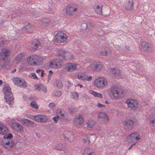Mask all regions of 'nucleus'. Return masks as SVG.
<instances>
[{"label": "nucleus", "mask_w": 155, "mask_h": 155, "mask_svg": "<svg viewBox=\"0 0 155 155\" xmlns=\"http://www.w3.org/2000/svg\"><path fill=\"white\" fill-rule=\"evenodd\" d=\"M67 35L62 31L58 32L55 36V40L58 43L65 42L67 40Z\"/></svg>", "instance_id": "obj_6"}, {"label": "nucleus", "mask_w": 155, "mask_h": 155, "mask_svg": "<svg viewBox=\"0 0 155 155\" xmlns=\"http://www.w3.org/2000/svg\"><path fill=\"white\" fill-rule=\"evenodd\" d=\"M137 142H134V143L131 145V146L128 148V149H130L133 147V146L135 145Z\"/></svg>", "instance_id": "obj_61"}, {"label": "nucleus", "mask_w": 155, "mask_h": 155, "mask_svg": "<svg viewBox=\"0 0 155 155\" xmlns=\"http://www.w3.org/2000/svg\"><path fill=\"white\" fill-rule=\"evenodd\" d=\"M128 107L132 110H135L138 107V101L134 99H128L125 102Z\"/></svg>", "instance_id": "obj_9"}, {"label": "nucleus", "mask_w": 155, "mask_h": 155, "mask_svg": "<svg viewBox=\"0 0 155 155\" xmlns=\"http://www.w3.org/2000/svg\"><path fill=\"white\" fill-rule=\"evenodd\" d=\"M89 94H92L94 96L101 98L102 97V94L99 93L97 92L92 90H89L88 91Z\"/></svg>", "instance_id": "obj_23"}, {"label": "nucleus", "mask_w": 155, "mask_h": 155, "mask_svg": "<svg viewBox=\"0 0 155 155\" xmlns=\"http://www.w3.org/2000/svg\"><path fill=\"white\" fill-rule=\"evenodd\" d=\"M49 74L48 75V80H49L51 78V75L53 74V72L51 70L49 71Z\"/></svg>", "instance_id": "obj_56"}, {"label": "nucleus", "mask_w": 155, "mask_h": 155, "mask_svg": "<svg viewBox=\"0 0 155 155\" xmlns=\"http://www.w3.org/2000/svg\"><path fill=\"white\" fill-rule=\"evenodd\" d=\"M43 62V58L36 55H31L26 59V62L29 65L38 66L41 64Z\"/></svg>", "instance_id": "obj_2"}, {"label": "nucleus", "mask_w": 155, "mask_h": 155, "mask_svg": "<svg viewBox=\"0 0 155 155\" xmlns=\"http://www.w3.org/2000/svg\"><path fill=\"white\" fill-rule=\"evenodd\" d=\"M42 69H38L36 70V72L37 73H39L41 72V71L42 70Z\"/></svg>", "instance_id": "obj_63"}, {"label": "nucleus", "mask_w": 155, "mask_h": 155, "mask_svg": "<svg viewBox=\"0 0 155 155\" xmlns=\"http://www.w3.org/2000/svg\"><path fill=\"white\" fill-rule=\"evenodd\" d=\"M83 155H95V154L93 149L87 147L84 150Z\"/></svg>", "instance_id": "obj_20"}, {"label": "nucleus", "mask_w": 155, "mask_h": 155, "mask_svg": "<svg viewBox=\"0 0 155 155\" xmlns=\"http://www.w3.org/2000/svg\"><path fill=\"white\" fill-rule=\"evenodd\" d=\"M62 112V111L60 110H57L56 111V116H58L59 117H60V114Z\"/></svg>", "instance_id": "obj_53"}, {"label": "nucleus", "mask_w": 155, "mask_h": 155, "mask_svg": "<svg viewBox=\"0 0 155 155\" xmlns=\"http://www.w3.org/2000/svg\"><path fill=\"white\" fill-rule=\"evenodd\" d=\"M10 53V50L8 48L2 49L0 52V63L7 60Z\"/></svg>", "instance_id": "obj_7"}, {"label": "nucleus", "mask_w": 155, "mask_h": 155, "mask_svg": "<svg viewBox=\"0 0 155 155\" xmlns=\"http://www.w3.org/2000/svg\"><path fill=\"white\" fill-rule=\"evenodd\" d=\"M40 45V43L38 41H34L31 44V47L33 49H35L37 48Z\"/></svg>", "instance_id": "obj_31"}, {"label": "nucleus", "mask_w": 155, "mask_h": 155, "mask_svg": "<svg viewBox=\"0 0 155 155\" xmlns=\"http://www.w3.org/2000/svg\"><path fill=\"white\" fill-rule=\"evenodd\" d=\"M42 84H36L35 86V89L38 91L41 90V87L42 86Z\"/></svg>", "instance_id": "obj_47"}, {"label": "nucleus", "mask_w": 155, "mask_h": 155, "mask_svg": "<svg viewBox=\"0 0 155 155\" xmlns=\"http://www.w3.org/2000/svg\"><path fill=\"white\" fill-rule=\"evenodd\" d=\"M84 121V119L82 116L80 114L77 116L73 120V124L76 127L78 128L82 126Z\"/></svg>", "instance_id": "obj_10"}, {"label": "nucleus", "mask_w": 155, "mask_h": 155, "mask_svg": "<svg viewBox=\"0 0 155 155\" xmlns=\"http://www.w3.org/2000/svg\"><path fill=\"white\" fill-rule=\"evenodd\" d=\"M54 54L58 56H61V60L60 59H54L50 62L49 66L53 68H60L62 65L61 60L65 59L66 56H65V52L62 49H56L54 52Z\"/></svg>", "instance_id": "obj_1"}, {"label": "nucleus", "mask_w": 155, "mask_h": 155, "mask_svg": "<svg viewBox=\"0 0 155 155\" xmlns=\"http://www.w3.org/2000/svg\"><path fill=\"white\" fill-rule=\"evenodd\" d=\"M110 89L112 96L116 99L119 98L124 94L123 89L117 85L111 86Z\"/></svg>", "instance_id": "obj_3"}, {"label": "nucleus", "mask_w": 155, "mask_h": 155, "mask_svg": "<svg viewBox=\"0 0 155 155\" xmlns=\"http://www.w3.org/2000/svg\"><path fill=\"white\" fill-rule=\"evenodd\" d=\"M129 3L130 7L126 6V8L127 10H131L133 9V4L131 2H129Z\"/></svg>", "instance_id": "obj_44"}, {"label": "nucleus", "mask_w": 155, "mask_h": 155, "mask_svg": "<svg viewBox=\"0 0 155 155\" xmlns=\"http://www.w3.org/2000/svg\"><path fill=\"white\" fill-rule=\"evenodd\" d=\"M6 102L9 104L13 103L14 98L10 88L8 86H5L3 89Z\"/></svg>", "instance_id": "obj_4"}, {"label": "nucleus", "mask_w": 155, "mask_h": 155, "mask_svg": "<svg viewBox=\"0 0 155 155\" xmlns=\"http://www.w3.org/2000/svg\"><path fill=\"white\" fill-rule=\"evenodd\" d=\"M34 125V123L33 121L28 120L26 124V126L29 127H32Z\"/></svg>", "instance_id": "obj_40"}, {"label": "nucleus", "mask_w": 155, "mask_h": 155, "mask_svg": "<svg viewBox=\"0 0 155 155\" xmlns=\"http://www.w3.org/2000/svg\"><path fill=\"white\" fill-rule=\"evenodd\" d=\"M97 118L98 120L103 123L107 122L109 120V117L106 113L102 112L98 113Z\"/></svg>", "instance_id": "obj_14"}, {"label": "nucleus", "mask_w": 155, "mask_h": 155, "mask_svg": "<svg viewBox=\"0 0 155 155\" xmlns=\"http://www.w3.org/2000/svg\"><path fill=\"white\" fill-rule=\"evenodd\" d=\"M113 72H114V76L118 78L122 77V73L120 70L114 68L113 69Z\"/></svg>", "instance_id": "obj_26"}, {"label": "nucleus", "mask_w": 155, "mask_h": 155, "mask_svg": "<svg viewBox=\"0 0 155 155\" xmlns=\"http://www.w3.org/2000/svg\"><path fill=\"white\" fill-rule=\"evenodd\" d=\"M50 22L49 20L47 19H43L41 21L39 22L41 26L42 27H45L50 24Z\"/></svg>", "instance_id": "obj_25"}, {"label": "nucleus", "mask_w": 155, "mask_h": 155, "mask_svg": "<svg viewBox=\"0 0 155 155\" xmlns=\"http://www.w3.org/2000/svg\"><path fill=\"white\" fill-rule=\"evenodd\" d=\"M141 138L140 135L137 133L134 132L131 134L127 137V140L129 143L134 142V140L138 141Z\"/></svg>", "instance_id": "obj_12"}, {"label": "nucleus", "mask_w": 155, "mask_h": 155, "mask_svg": "<svg viewBox=\"0 0 155 155\" xmlns=\"http://www.w3.org/2000/svg\"><path fill=\"white\" fill-rule=\"evenodd\" d=\"M11 127L14 128L15 130L18 133H21L24 131L23 127L18 123H13V124L11 125Z\"/></svg>", "instance_id": "obj_19"}, {"label": "nucleus", "mask_w": 155, "mask_h": 155, "mask_svg": "<svg viewBox=\"0 0 155 155\" xmlns=\"http://www.w3.org/2000/svg\"><path fill=\"white\" fill-rule=\"evenodd\" d=\"M94 61H92L88 65L86 69L89 71L94 72Z\"/></svg>", "instance_id": "obj_29"}, {"label": "nucleus", "mask_w": 155, "mask_h": 155, "mask_svg": "<svg viewBox=\"0 0 155 155\" xmlns=\"http://www.w3.org/2000/svg\"><path fill=\"white\" fill-rule=\"evenodd\" d=\"M65 116L66 115L64 113L62 112L60 114V117L62 119H64L65 118Z\"/></svg>", "instance_id": "obj_55"}, {"label": "nucleus", "mask_w": 155, "mask_h": 155, "mask_svg": "<svg viewBox=\"0 0 155 155\" xmlns=\"http://www.w3.org/2000/svg\"><path fill=\"white\" fill-rule=\"evenodd\" d=\"M56 85H57V87H60V88H61V87H62L63 86L62 84V83L60 81H57V84H56Z\"/></svg>", "instance_id": "obj_51"}, {"label": "nucleus", "mask_w": 155, "mask_h": 155, "mask_svg": "<svg viewBox=\"0 0 155 155\" xmlns=\"http://www.w3.org/2000/svg\"><path fill=\"white\" fill-rule=\"evenodd\" d=\"M71 96L74 99H78L79 95L78 93L76 92H71Z\"/></svg>", "instance_id": "obj_37"}, {"label": "nucleus", "mask_w": 155, "mask_h": 155, "mask_svg": "<svg viewBox=\"0 0 155 155\" xmlns=\"http://www.w3.org/2000/svg\"><path fill=\"white\" fill-rule=\"evenodd\" d=\"M140 49L142 51L145 52H149L153 50L152 46L147 42H143L140 46Z\"/></svg>", "instance_id": "obj_16"}, {"label": "nucleus", "mask_w": 155, "mask_h": 155, "mask_svg": "<svg viewBox=\"0 0 155 155\" xmlns=\"http://www.w3.org/2000/svg\"><path fill=\"white\" fill-rule=\"evenodd\" d=\"M96 106L97 107L100 108L105 107H106L105 105L101 104L99 102H98Z\"/></svg>", "instance_id": "obj_49"}, {"label": "nucleus", "mask_w": 155, "mask_h": 155, "mask_svg": "<svg viewBox=\"0 0 155 155\" xmlns=\"http://www.w3.org/2000/svg\"><path fill=\"white\" fill-rule=\"evenodd\" d=\"M122 114V112L120 111H118L117 113V114L118 116L121 115Z\"/></svg>", "instance_id": "obj_64"}, {"label": "nucleus", "mask_w": 155, "mask_h": 155, "mask_svg": "<svg viewBox=\"0 0 155 155\" xmlns=\"http://www.w3.org/2000/svg\"><path fill=\"white\" fill-rule=\"evenodd\" d=\"M13 137V136L11 134H8L5 135L4 136V138L5 139H11Z\"/></svg>", "instance_id": "obj_46"}, {"label": "nucleus", "mask_w": 155, "mask_h": 155, "mask_svg": "<svg viewBox=\"0 0 155 155\" xmlns=\"http://www.w3.org/2000/svg\"><path fill=\"white\" fill-rule=\"evenodd\" d=\"M24 57V54L22 53L19 54L17 56L16 59L19 61L21 60Z\"/></svg>", "instance_id": "obj_43"}, {"label": "nucleus", "mask_w": 155, "mask_h": 155, "mask_svg": "<svg viewBox=\"0 0 155 155\" xmlns=\"http://www.w3.org/2000/svg\"><path fill=\"white\" fill-rule=\"evenodd\" d=\"M12 81L14 84L22 88H25L26 87V83L23 78L15 77L13 78Z\"/></svg>", "instance_id": "obj_11"}, {"label": "nucleus", "mask_w": 155, "mask_h": 155, "mask_svg": "<svg viewBox=\"0 0 155 155\" xmlns=\"http://www.w3.org/2000/svg\"><path fill=\"white\" fill-rule=\"evenodd\" d=\"M59 117L58 116H56L53 117V120H54L55 123H56L58 120V118Z\"/></svg>", "instance_id": "obj_58"}, {"label": "nucleus", "mask_w": 155, "mask_h": 155, "mask_svg": "<svg viewBox=\"0 0 155 155\" xmlns=\"http://www.w3.org/2000/svg\"><path fill=\"white\" fill-rule=\"evenodd\" d=\"M44 71L42 70L41 72V76L42 77H43L44 76V75L45 74V73H44Z\"/></svg>", "instance_id": "obj_62"}, {"label": "nucleus", "mask_w": 155, "mask_h": 155, "mask_svg": "<svg viewBox=\"0 0 155 155\" xmlns=\"http://www.w3.org/2000/svg\"><path fill=\"white\" fill-rule=\"evenodd\" d=\"M92 76L90 75H87V74H86V76L85 77V78H84V81H86L88 82H90L92 80Z\"/></svg>", "instance_id": "obj_38"}, {"label": "nucleus", "mask_w": 155, "mask_h": 155, "mask_svg": "<svg viewBox=\"0 0 155 155\" xmlns=\"http://www.w3.org/2000/svg\"><path fill=\"white\" fill-rule=\"evenodd\" d=\"M82 142L86 144H89L90 143V137L87 135L84 136L82 139Z\"/></svg>", "instance_id": "obj_32"}, {"label": "nucleus", "mask_w": 155, "mask_h": 155, "mask_svg": "<svg viewBox=\"0 0 155 155\" xmlns=\"http://www.w3.org/2000/svg\"><path fill=\"white\" fill-rule=\"evenodd\" d=\"M56 148L58 150H62L64 149V146L62 144L59 143L57 145L56 147Z\"/></svg>", "instance_id": "obj_42"}, {"label": "nucleus", "mask_w": 155, "mask_h": 155, "mask_svg": "<svg viewBox=\"0 0 155 155\" xmlns=\"http://www.w3.org/2000/svg\"><path fill=\"white\" fill-rule=\"evenodd\" d=\"M124 127L128 129H131L136 125V123L130 119H126L122 122Z\"/></svg>", "instance_id": "obj_13"}, {"label": "nucleus", "mask_w": 155, "mask_h": 155, "mask_svg": "<svg viewBox=\"0 0 155 155\" xmlns=\"http://www.w3.org/2000/svg\"><path fill=\"white\" fill-rule=\"evenodd\" d=\"M86 124L88 129H91L94 127L96 124V122L93 119H89L87 121Z\"/></svg>", "instance_id": "obj_21"}, {"label": "nucleus", "mask_w": 155, "mask_h": 155, "mask_svg": "<svg viewBox=\"0 0 155 155\" xmlns=\"http://www.w3.org/2000/svg\"><path fill=\"white\" fill-rule=\"evenodd\" d=\"M33 25L29 23L27 24L25 27H23V29L29 32L32 30Z\"/></svg>", "instance_id": "obj_30"}, {"label": "nucleus", "mask_w": 155, "mask_h": 155, "mask_svg": "<svg viewBox=\"0 0 155 155\" xmlns=\"http://www.w3.org/2000/svg\"><path fill=\"white\" fill-rule=\"evenodd\" d=\"M8 132V128L5 125L0 124V134L4 135Z\"/></svg>", "instance_id": "obj_22"}, {"label": "nucleus", "mask_w": 155, "mask_h": 155, "mask_svg": "<svg viewBox=\"0 0 155 155\" xmlns=\"http://www.w3.org/2000/svg\"><path fill=\"white\" fill-rule=\"evenodd\" d=\"M108 81L105 78L99 77L96 78L94 81V85L97 88L102 89L107 86Z\"/></svg>", "instance_id": "obj_5"}, {"label": "nucleus", "mask_w": 155, "mask_h": 155, "mask_svg": "<svg viewBox=\"0 0 155 155\" xmlns=\"http://www.w3.org/2000/svg\"><path fill=\"white\" fill-rule=\"evenodd\" d=\"M76 87H77L80 88H84L83 86L81 84H78L77 85L75 86Z\"/></svg>", "instance_id": "obj_57"}, {"label": "nucleus", "mask_w": 155, "mask_h": 155, "mask_svg": "<svg viewBox=\"0 0 155 155\" xmlns=\"http://www.w3.org/2000/svg\"><path fill=\"white\" fill-rule=\"evenodd\" d=\"M97 53L102 55L106 56L110 54L111 52L110 49L108 48H105L104 47H100L97 51Z\"/></svg>", "instance_id": "obj_17"}, {"label": "nucleus", "mask_w": 155, "mask_h": 155, "mask_svg": "<svg viewBox=\"0 0 155 155\" xmlns=\"http://www.w3.org/2000/svg\"><path fill=\"white\" fill-rule=\"evenodd\" d=\"M49 108L52 109H54L55 107V105L54 103L52 102L50 103L48 105Z\"/></svg>", "instance_id": "obj_48"}, {"label": "nucleus", "mask_w": 155, "mask_h": 155, "mask_svg": "<svg viewBox=\"0 0 155 155\" xmlns=\"http://www.w3.org/2000/svg\"><path fill=\"white\" fill-rule=\"evenodd\" d=\"M41 115H36L34 117L33 119L35 121L41 122Z\"/></svg>", "instance_id": "obj_36"}, {"label": "nucleus", "mask_w": 155, "mask_h": 155, "mask_svg": "<svg viewBox=\"0 0 155 155\" xmlns=\"http://www.w3.org/2000/svg\"><path fill=\"white\" fill-rule=\"evenodd\" d=\"M78 6L76 5H69L66 8V13L70 16H73L78 10Z\"/></svg>", "instance_id": "obj_8"}, {"label": "nucleus", "mask_w": 155, "mask_h": 155, "mask_svg": "<svg viewBox=\"0 0 155 155\" xmlns=\"http://www.w3.org/2000/svg\"><path fill=\"white\" fill-rule=\"evenodd\" d=\"M41 90H42L44 93H46L47 91V89L46 87L43 85V84L41 87Z\"/></svg>", "instance_id": "obj_50"}, {"label": "nucleus", "mask_w": 155, "mask_h": 155, "mask_svg": "<svg viewBox=\"0 0 155 155\" xmlns=\"http://www.w3.org/2000/svg\"><path fill=\"white\" fill-rule=\"evenodd\" d=\"M150 123L153 126H155V116L154 117L153 119L150 120Z\"/></svg>", "instance_id": "obj_52"}, {"label": "nucleus", "mask_w": 155, "mask_h": 155, "mask_svg": "<svg viewBox=\"0 0 155 155\" xmlns=\"http://www.w3.org/2000/svg\"><path fill=\"white\" fill-rule=\"evenodd\" d=\"M4 43L3 41V39L1 38L0 39V46H2L4 45Z\"/></svg>", "instance_id": "obj_59"}, {"label": "nucleus", "mask_w": 155, "mask_h": 155, "mask_svg": "<svg viewBox=\"0 0 155 155\" xmlns=\"http://www.w3.org/2000/svg\"><path fill=\"white\" fill-rule=\"evenodd\" d=\"M82 97L85 99H90L89 96L85 94H83L82 95Z\"/></svg>", "instance_id": "obj_54"}, {"label": "nucleus", "mask_w": 155, "mask_h": 155, "mask_svg": "<svg viewBox=\"0 0 155 155\" xmlns=\"http://www.w3.org/2000/svg\"><path fill=\"white\" fill-rule=\"evenodd\" d=\"M35 134L36 135V136L39 138L41 136V134L39 132H36L35 133Z\"/></svg>", "instance_id": "obj_60"}, {"label": "nucleus", "mask_w": 155, "mask_h": 155, "mask_svg": "<svg viewBox=\"0 0 155 155\" xmlns=\"http://www.w3.org/2000/svg\"><path fill=\"white\" fill-rule=\"evenodd\" d=\"M18 121L20 122L22 124L25 125L26 124L28 120L24 118L18 117L17 118Z\"/></svg>", "instance_id": "obj_34"}, {"label": "nucleus", "mask_w": 155, "mask_h": 155, "mask_svg": "<svg viewBox=\"0 0 155 155\" xmlns=\"http://www.w3.org/2000/svg\"><path fill=\"white\" fill-rule=\"evenodd\" d=\"M50 117L45 115H41V122L45 123L49 119Z\"/></svg>", "instance_id": "obj_33"}, {"label": "nucleus", "mask_w": 155, "mask_h": 155, "mask_svg": "<svg viewBox=\"0 0 155 155\" xmlns=\"http://www.w3.org/2000/svg\"><path fill=\"white\" fill-rule=\"evenodd\" d=\"M94 72L99 71L102 67L101 64L98 62H94Z\"/></svg>", "instance_id": "obj_28"}, {"label": "nucleus", "mask_w": 155, "mask_h": 155, "mask_svg": "<svg viewBox=\"0 0 155 155\" xmlns=\"http://www.w3.org/2000/svg\"><path fill=\"white\" fill-rule=\"evenodd\" d=\"M75 109L74 106H70L69 107V110L70 113H72L75 111Z\"/></svg>", "instance_id": "obj_45"}, {"label": "nucleus", "mask_w": 155, "mask_h": 155, "mask_svg": "<svg viewBox=\"0 0 155 155\" xmlns=\"http://www.w3.org/2000/svg\"><path fill=\"white\" fill-rule=\"evenodd\" d=\"M102 5L100 4L97 5L94 8L95 12L98 15H101L102 14Z\"/></svg>", "instance_id": "obj_24"}, {"label": "nucleus", "mask_w": 155, "mask_h": 155, "mask_svg": "<svg viewBox=\"0 0 155 155\" xmlns=\"http://www.w3.org/2000/svg\"><path fill=\"white\" fill-rule=\"evenodd\" d=\"M78 68L77 64L73 63H68L65 65L64 68L67 71L72 72L76 71Z\"/></svg>", "instance_id": "obj_15"}, {"label": "nucleus", "mask_w": 155, "mask_h": 155, "mask_svg": "<svg viewBox=\"0 0 155 155\" xmlns=\"http://www.w3.org/2000/svg\"><path fill=\"white\" fill-rule=\"evenodd\" d=\"M86 73L83 71L79 72L77 75V78L81 80L84 81V79L86 77Z\"/></svg>", "instance_id": "obj_27"}, {"label": "nucleus", "mask_w": 155, "mask_h": 155, "mask_svg": "<svg viewBox=\"0 0 155 155\" xmlns=\"http://www.w3.org/2000/svg\"><path fill=\"white\" fill-rule=\"evenodd\" d=\"M61 94L62 93L61 91H55L53 93L52 95L54 96L59 97L61 95Z\"/></svg>", "instance_id": "obj_39"}, {"label": "nucleus", "mask_w": 155, "mask_h": 155, "mask_svg": "<svg viewBox=\"0 0 155 155\" xmlns=\"http://www.w3.org/2000/svg\"><path fill=\"white\" fill-rule=\"evenodd\" d=\"M29 76V77L32 79H38V77L36 75V74L34 73H30Z\"/></svg>", "instance_id": "obj_41"}, {"label": "nucleus", "mask_w": 155, "mask_h": 155, "mask_svg": "<svg viewBox=\"0 0 155 155\" xmlns=\"http://www.w3.org/2000/svg\"><path fill=\"white\" fill-rule=\"evenodd\" d=\"M2 145L6 149L9 150L13 146L14 143L13 140H3L2 142Z\"/></svg>", "instance_id": "obj_18"}, {"label": "nucleus", "mask_w": 155, "mask_h": 155, "mask_svg": "<svg viewBox=\"0 0 155 155\" xmlns=\"http://www.w3.org/2000/svg\"><path fill=\"white\" fill-rule=\"evenodd\" d=\"M31 107L35 109H38V106L36 102L34 101H31L30 104Z\"/></svg>", "instance_id": "obj_35"}]
</instances>
